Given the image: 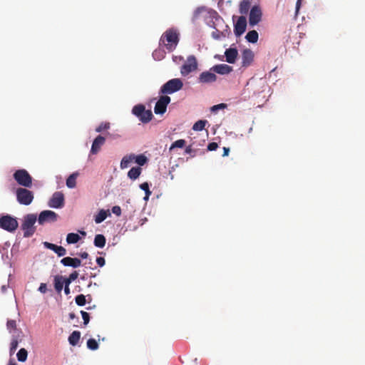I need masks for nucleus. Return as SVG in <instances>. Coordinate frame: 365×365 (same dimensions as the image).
<instances>
[{
  "label": "nucleus",
  "instance_id": "obj_23",
  "mask_svg": "<svg viewBox=\"0 0 365 365\" xmlns=\"http://www.w3.org/2000/svg\"><path fill=\"white\" fill-rule=\"evenodd\" d=\"M106 237L101 234L96 235L94 238V245L97 247H103L106 245Z\"/></svg>",
  "mask_w": 365,
  "mask_h": 365
},
{
  "label": "nucleus",
  "instance_id": "obj_38",
  "mask_svg": "<svg viewBox=\"0 0 365 365\" xmlns=\"http://www.w3.org/2000/svg\"><path fill=\"white\" fill-rule=\"evenodd\" d=\"M185 140L183 139H180L176 141H175L170 146V150H173L175 148H182L185 145Z\"/></svg>",
  "mask_w": 365,
  "mask_h": 365
},
{
  "label": "nucleus",
  "instance_id": "obj_27",
  "mask_svg": "<svg viewBox=\"0 0 365 365\" xmlns=\"http://www.w3.org/2000/svg\"><path fill=\"white\" fill-rule=\"evenodd\" d=\"M251 4L248 0L242 1L240 4V12L242 16L247 14L250 9Z\"/></svg>",
  "mask_w": 365,
  "mask_h": 365
},
{
  "label": "nucleus",
  "instance_id": "obj_2",
  "mask_svg": "<svg viewBox=\"0 0 365 365\" xmlns=\"http://www.w3.org/2000/svg\"><path fill=\"white\" fill-rule=\"evenodd\" d=\"M37 217L35 214H28L24 216L21 224V230L24 231V237H31L36 232L35 223Z\"/></svg>",
  "mask_w": 365,
  "mask_h": 365
},
{
  "label": "nucleus",
  "instance_id": "obj_24",
  "mask_svg": "<svg viewBox=\"0 0 365 365\" xmlns=\"http://www.w3.org/2000/svg\"><path fill=\"white\" fill-rule=\"evenodd\" d=\"M141 173V168L140 167H133L128 173V176L131 180L137 179Z\"/></svg>",
  "mask_w": 365,
  "mask_h": 365
},
{
  "label": "nucleus",
  "instance_id": "obj_37",
  "mask_svg": "<svg viewBox=\"0 0 365 365\" xmlns=\"http://www.w3.org/2000/svg\"><path fill=\"white\" fill-rule=\"evenodd\" d=\"M87 346L91 350H96L98 348V344L94 339H89L87 341Z\"/></svg>",
  "mask_w": 365,
  "mask_h": 365
},
{
  "label": "nucleus",
  "instance_id": "obj_19",
  "mask_svg": "<svg viewBox=\"0 0 365 365\" xmlns=\"http://www.w3.org/2000/svg\"><path fill=\"white\" fill-rule=\"evenodd\" d=\"M6 328L10 333L22 334V331L17 329L16 322L14 319H9L7 321Z\"/></svg>",
  "mask_w": 365,
  "mask_h": 365
},
{
  "label": "nucleus",
  "instance_id": "obj_43",
  "mask_svg": "<svg viewBox=\"0 0 365 365\" xmlns=\"http://www.w3.org/2000/svg\"><path fill=\"white\" fill-rule=\"evenodd\" d=\"M81 314L83 319V324L87 325L90 321L89 314L85 311H81Z\"/></svg>",
  "mask_w": 365,
  "mask_h": 365
},
{
  "label": "nucleus",
  "instance_id": "obj_11",
  "mask_svg": "<svg viewBox=\"0 0 365 365\" xmlns=\"http://www.w3.org/2000/svg\"><path fill=\"white\" fill-rule=\"evenodd\" d=\"M48 206L52 208H61L64 205V195L61 192H56L53 194L48 201Z\"/></svg>",
  "mask_w": 365,
  "mask_h": 365
},
{
  "label": "nucleus",
  "instance_id": "obj_45",
  "mask_svg": "<svg viewBox=\"0 0 365 365\" xmlns=\"http://www.w3.org/2000/svg\"><path fill=\"white\" fill-rule=\"evenodd\" d=\"M217 148H218V145L217 143H215V142L210 143L207 145V150L210 151L215 150H217Z\"/></svg>",
  "mask_w": 365,
  "mask_h": 365
},
{
  "label": "nucleus",
  "instance_id": "obj_22",
  "mask_svg": "<svg viewBox=\"0 0 365 365\" xmlns=\"http://www.w3.org/2000/svg\"><path fill=\"white\" fill-rule=\"evenodd\" d=\"M64 284L63 277L56 275L54 277V287L57 292H61Z\"/></svg>",
  "mask_w": 365,
  "mask_h": 365
},
{
  "label": "nucleus",
  "instance_id": "obj_5",
  "mask_svg": "<svg viewBox=\"0 0 365 365\" xmlns=\"http://www.w3.org/2000/svg\"><path fill=\"white\" fill-rule=\"evenodd\" d=\"M16 197L18 202L24 205H29L34 200V195L32 191L27 187H19L16 190Z\"/></svg>",
  "mask_w": 365,
  "mask_h": 365
},
{
  "label": "nucleus",
  "instance_id": "obj_49",
  "mask_svg": "<svg viewBox=\"0 0 365 365\" xmlns=\"http://www.w3.org/2000/svg\"><path fill=\"white\" fill-rule=\"evenodd\" d=\"M78 277V273L77 271H74L68 277V278L70 279V280H71L72 282L76 280Z\"/></svg>",
  "mask_w": 365,
  "mask_h": 365
},
{
  "label": "nucleus",
  "instance_id": "obj_32",
  "mask_svg": "<svg viewBox=\"0 0 365 365\" xmlns=\"http://www.w3.org/2000/svg\"><path fill=\"white\" fill-rule=\"evenodd\" d=\"M80 240V237L78 234L76 233H69L66 237V242L68 244H75L77 243Z\"/></svg>",
  "mask_w": 365,
  "mask_h": 365
},
{
  "label": "nucleus",
  "instance_id": "obj_35",
  "mask_svg": "<svg viewBox=\"0 0 365 365\" xmlns=\"http://www.w3.org/2000/svg\"><path fill=\"white\" fill-rule=\"evenodd\" d=\"M134 160L138 165L142 166L146 163L148 159L145 155H135Z\"/></svg>",
  "mask_w": 365,
  "mask_h": 365
},
{
  "label": "nucleus",
  "instance_id": "obj_29",
  "mask_svg": "<svg viewBox=\"0 0 365 365\" xmlns=\"http://www.w3.org/2000/svg\"><path fill=\"white\" fill-rule=\"evenodd\" d=\"M153 116V115L150 110H145L138 118L141 122L146 123L151 120Z\"/></svg>",
  "mask_w": 365,
  "mask_h": 365
},
{
  "label": "nucleus",
  "instance_id": "obj_15",
  "mask_svg": "<svg viewBox=\"0 0 365 365\" xmlns=\"http://www.w3.org/2000/svg\"><path fill=\"white\" fill-rule=\"evenodd\" d=\"M106 138L101 135H98L93 140L91 153L96 154L101 150V146L105 143Z\"/></svg>",
  "mask_w": 365,
  "mask_h": 365
},
{
  "label": "nucleus",
  "instance_id": "obj_28",
  "mask_svg": "<svg viewBox=\"0 0 365 365\" xmlns=\"http://www.w3.org/2000/svg\"><path fill=\"white\" fill-rule=\"evenodd\" d=\"M258 37V33L255 30H252L247 34L245 38L248 42L255 43L257 41Z\"/></svg>",
  "mask_w": 365,
  "mask_h": 365
},
{
  "label": "nucleus",
  "instance_id": "obj_18",
  "mask_svg": "<svg viewBox=\"0 0 365 365\" xmlns=\"http://www.w3.org/2000/svg\"><path fill=\"white\" fill-rule=\"evenodd\" d=\"M226 61L229 63H234L236 61L238 52L236 48H230L225 52Z\"/></svg>",
  "mask_w": 365,
  "mask_h": 365
},
{
  "label": "nucleus",
  "instance_id": "obj_53",
  "mask_svg": "<svg viewBox=\"0 0 365 365\" xmlns=\"http://www.w3.org/2000/svg\"><path fill=\"white\" fill-rule=\"evenodd\" d=\"M229 152H230V148H229L224 147V148H223V154H222V156H223V157L227 156V155H229Z\"/></svg>",
  "mask_w": 365,
  "mask_h": 365
},
{
  "label": "nucleus",
  "instance_id": "obj_51",
  "mask_svg": "<svg viewBox=\"0 0 365 365\" xmlns=\"http://www.w3.org/2000/svg\"><path fill=\"white\" fill-rule=\"evenodd\" d=\"M56 245H55V244H52V243H50V242H44V246H45L46 248H48V249H49V250H52V251H53V250H54V248H55Z\"/></svg>",
  "mask_w": 365,
  "mask_h": 365
},
{
  "label": "nucleus",
  "instance_id": "obj_50",
  "mask_svg": "<svg viewBox=\"0 0 365 365\" xmlns=\"http://www.w3.org/2000/svg\"><path fill=\"white\" fill-rule=\"evenodd\" d=\"M56 245H55V244H52V243H50V242H44V246H45L46 248H48V249H49V250H52V251H53V250H54V248H55Z\"/></svg>",
  "mask_w": 365,
  "mask_h": 365
},
{
  "label": "nucleus",
  "instance_id": "obj_46",
  "mask_svg": "<svg viewBox=\"0 0 365 365\" xmlns=\"http://www.w3.org/2000/svg\"><path fill=\"white\" fill-rule=\"evenodd\" d=\"M225 107H226V104H225V103H220V104L213 106L212 107V111H215V110H219L220 108H224Z\"/></svg>",
  "mask_w": 365,
  "mask_h": 365
},
{
  "label": "nucleus",
  "instance_id": "obj_3",
  "mask_svg": "<svg viewBox=\"0 0 365 365\" xmlns=\"http://www.w3.org/2000/svg\"><path fill=\"white\" fill-rule=\"evenodd\" d=\"M13 177L16 182L24 187H31L32 186V177L25 169L16 170Z\"/></svg>",
  "mask_w": 365,
  "mask_h": 365
},
{
  "label": "nucleus",
  "instance_id": "obj_59",
  "mask_svg": "<svg viewBox=\"0 0 365 365\" xmlns=\"http://www.w3.org/2000/svg\"><path fill=\"white\" fill-rule=\"evenodd\" d=\"M69 318H70V319H73L76 318V316L74 313L71 312L69 314Z\"/></svg>",
  "mask_w": 365,
  "mask_h": 365
},
{
  "label": "nucleus",
  "instance_id": "obj_14",
  "mask_svg": "<svg viewBox=\"0 0 365 365\" xmlns=\"http://www.w3.org/2000/svg\"><path fill=\"white\" fill-rule=\"evenodd\" d=\"M254 59V53L250 49H245L242 53V64L244 67L249 66Z\"/></svg>",
  "mask_w": 365,
  "mask_h": 365
},
{
  "label": "nucleus",
  "instance_id": "obj_36",
  "mask_svg": "<svg viewBox=\"0 0 365 365\" xmlns=\"http://www.w3.org/2000/svg\"><path fill=\"white\" fill-rule=\"evenodd\" d=\"M140 187L145 191V196L144 197V200H147L149 198L150 195H151L148 183L146 182H143L140 185Z\"/></svg>",
  "mask_w": 365,
  "mask_h": 365
},
{
  "label": "nucleus",
  "instance_id": "obj_12",
  "mask_svg": "<svg viewBox=\"0 0 365 365\" xmlns=\"http://www.w3.org/2000/svg\"><path fill=\"white\" fill-rule=\"evenodd\" d=\"M217 81V76L210 69L202 72L197 78V82L201 84L212 83Z\"/></svg>",
  "mask_w": 365,
  "mask_h": 365
},
{
  "label": "nucleus",
  "instance_id": "obj_16",
  "mask_svg": "<svg viewBox=\"0 0 365 365\" xmlns=\"http://www.w3.org/2000/svg\"><path fill=\"white\" fill-rule=\"evenodd\" d=\"M61 263L66 267H78L81 264V261L78 258H72L66 257L61 260Z\"/></svg>",
  "mask_w": 365,
  "mask_h": 365
},
{
  "label": "nucleus",
  "instance_id": "obj_26",
  "mask_svg": "<svg viewBox=\"0 0 365 365\" xmlns=\"http://www.w3.org/2000/svg\"><path fill=\"white\" fill-rule=\"evenodd\" d=\"M22 334H16V335H13V338H12V340L11 341V344H10V352L11 353H13L14 352L17 347H18V345H19V340H21V336Z\"/></svg>",
  "mask_w": 365,
  "mask_h": 365
},
{
  "label": "nucleus",
  "instance_id": "obj_55",
  "mask_svg": "<svg viewBox=\"0 0 365 365\" xmlns=\"http://www.w3.org/2000/svg\"><path fill=\"white\" fill-rule=\"evenodd\" d=\"M88 253L86 252H83L80 254V257L83 259H86L88 257Z\"/></svg>",
  "mask_w": 365,
  "mask_h": 365
},
{
  "label": "nucleus",
  "instance_id": "obj_48",
  "mask_svg": "<svg viewBox=\"0 0 365 365\" xmlns=\"http://www.w3.org/2000/svg\"><path fill=\"white\" fill-rule=\"evenodd\" d=\"M96 262L100 267H103L105 265L106 261L103 257H98L96 258Z\"/></svg>",
  "mask_w": 365,
  "mask_h": 365
},
{
  "label": "nucleus",
  "instance_id": "obj_7",
  "mask_svg": "<svg viewBox=\"0 0 365 365\" xmlns=\"http://www.w3.org/2000/svg\"><path fill=\"white\" fill-rule=\"evenodd\" d=\"M197 69V62L195 56L191 55L187 58L185 63L180 68V73L187 76L190 73Z\"/></svg>",
  "mask_w": 365,
  "mask_h": 365
},
{
  "label": "nucleus",
  "instance_id": "obj_52",
  "mask_svg": "<svg viewBox=\"0 0 365 365\" xmlns=\"http://www.w3.org/2000/svg\"><path fill=\"white\" fill-rule=\"evenodd\" d=\"M302 4V0H297L296 3V14H298Z\"/></svg>",
  "mask_w": 365,
  "mask_h": 365
},
{
  "label": "nucleus",
  "instance_id": "obj_30",
  "mask_svg": "<svg viewBox=\"0 0 365 365\" xmlns=\"http://www.w3.org/2000/svg\"><path fill=\"white\" fill-rule=\"evenodd\" d=\"M108 210L106 211L104 210H101L98 212V213L95 216L96 223L99 224V223L102 222L103 221H104L108 216Z\"/></svg>",
  "mask_w": 365,
  "mask_h": 365
},
{
  "label": "nucleus",
  "instance_id": "obj_42",
  "mask_svg": "<svg viewBox=\"0 0 365 365\" xmlns=\"http://www.w3.org/2000/svg\"><path fill=\"white\" fill-rule=\"evenodd\" d=\"M109 128H110L109 123H102L96 128V131L98 133H100L104 130L108 129Z\"/></svg>",
  "mask_w": 365,
  "mask_h": 365
},
{
  "label": "nucleus",
  "instance_id": "obj_54",
  "mask_svg": "<svg viewBox=\"0 0 365 365\" xmlns=\"http://www.w3.org/2000/svg\"><path fill=\"white\" fill-rule=\"evenodd\" d=\"M63 282H64V284L65 286H69V284L71 283V280H70V279L68 277V278H64L63 277Z\"/></svg>",
  "mask_w": 365,
  "mask_h": 365
},
{
  "label": "nucleus",
  "instance_id": "obj_25",
  "mask_svg": "<svg viewBox=\"0 0 365 365\" xmlns=\"http://www.w3.org/2000/svg\"><path fill=\"white\" fill-rule=\"evenodd\" d=\"M81 337V333L78 331H73L68 337V341L72 346H75L78 344Z\"/></svg>",
  "mask_w": 365,
  "mask_h": 365
},
{
  "label": "nucleus",
  "instance_id": "obj_60",
  "mask_svg": "<svg viewBox=\"0 0 365 365\" xmlns=\"http://www.w3.org/2000/svg\"><path fill=\"white\" fill-rule=\"evenodd\" d=\"M8 365H16V364L12 361H10L8 364Z\"/></svg>",
  "mask_w": 365,
  "mask_h": 365
},
{
  "label": "nucleus",
  "instance_id": "obj_20",
  "mask_svg": "<svg viewBox=\"0 0 365 365\" xmlns=\"http://www.w3.org/2000/svg\"><path fill=\"white\" fill-rule=\"evenodd\" d=\"M134 158H135L134 154H130V155L124 156L122 158L121 162H120V168L121 169L127 168L130 165V163L134 160Z\"/></svg>",
  "mask_w": 365,
  "mask_h": 365
},
{
  "label": "nucleus",
  "instance_id": "obj_40",
  "mask_svg": "<svg viewBox=\"0 0 365 365\" xmlns=\"http://www.w3.org/2000/svg\"><path fill=\"white\" fill-rule=\"evenodd\" d=\"M76 303L78 306H84L86 303V297L83 294H78L75 298Z\"/></svg>",
  "mask_w": 365,
  "mask_h": 365
},
{
  "label": "nucleus",
  "instance_id": "obj_1",
  "mask_svg": "<svg viewBox=\"0 0 365 365\" xmlns=\"http://www.w3.org/2000/svg\"><path fill=\"white\" fill-rule=\"evenodd\" d=\"M179 42V34L176 30L170 29L167 30L161 36L160 43H163L169 51H173Z\"/></svg>",
  "mask_w": 365,
  "mask_h": 365
},
{
  "label": "nucleus",
  "instance_id": "obj_17",
  "mask_svg": "<svg viewBox=\"0 0 365 365\" xmlns=\"http://www.w3.org/2000/svg\"><path fill=\"white\" fill-rule=\"evenodd\" d=\"M210 70L214 73L225 75L230 73L232 71V68L227 64H217L212 66Z\"/></svg>",
  "mask_w": 365,
  "mask_h": 365
},
{
  "label": "nucleus",
  "instance_id": "obj_13",
  "mask_svg": "<svg viewBox=\"0 0 365 365\" xmlns=\"http://www.w3.org/2000/svg\"><path fill=\"white\" fill-rule=\"evenodd\" d=\"M247 19L245 16H241L234 25V32L236 36H240L246 30Z\"/></svg>",
  "mask_w": 365,
  "mask_h": 365
},
{
  "label": "nucleus",
  "instance_id": "obj_9",
  "mask_svg": "<svg viewBox=\"0 0 365 365\" xmlns=\"http://www.w3.org/2000/svg\"><path fill=\"white\" fill-rule=\"evenodd\" d=\"M58 215L51 210H43L38 216V222L40 225H43L48 222H54L57 220Z\"/></svg>",
  "mask_w": 365,
  "mask_h": 365
},
{
  "label": "nucleus",
  "instance_id": "obj_47",
  "mask_svg": "<svg viewBox=\"0 0 365 365\" xmlns=\"http://www.w3.org/2000/svg\"><path fill=\"white\" fill-rule=\"evenodd\" d=\"M38 291L43 294L47 292V286L45 283H41L38 287Z\"/></svg>",
  "mask_w": 365,
  "mask_h": 365
},
{
  "label": "nucleus",
  "instance_id": "obj_31",
  "mask_svg": "<svg viewBox=\"0 0 365 365\" xmlns=\"http://www.w3.org/2000/svg\"><path fill=\"white\" fill-rule=\"evenodd\" d=\"M145 110V107L142 104H138L133 108L132 113L139 118Z\"/></svg>",
  "mask_w": 365,
  "mask_h": 365
},
{
  "label": "nucleus",
  "instance_id": "obj_58",
  "mask_svg": "<svg viewBox=\"0 0 365 365\" xmlns=\"http://www.w3.org/2000/svg\"><path fill=\"white\" fill-rule=\"evenodd\" d=\"M64 292L66 294H68L70 293L69 286H65Z\"/></svg>",
  "mask_w": 365,
  "mask_h": 365
},
{
  "label": "nucleus",
  "instance_id": "obj_21",
  "mask_svg": "<svg viewBox=\"0 0 365 365\" xmlns=\"http://www.w3.org/2000/svg\"><path fill=\"white\" fill-rule=\"evenodd\" d=\"M78 173L75 172L69 175L66 179V186L69 188H74L76 186V179L78 176Z\"/></svg>",
  "mask_w": 365,
  "mask_h": 365
},
{
  "label": "nucleus",
  "instance_id": "obj_56",
  "mask_svg": "<svg viewBox=\"0 0 365 365\" xmlns=\"http://www.w3.org/2000/svg\"><path fill=\"white\" fill-rule=\"evenodd\" d=\"M204 10V7H201V8H197L195 11V15L197 16L200 13H201L202 11Z\"/></svg>",
  "mask_w": 365,
  "mask_h": 365
},
{
  "label": "nucleus",
  "instance_id": "obj_44",
  "mask_svg": "<svg viewBox=\"0 0 365 365\" xmlns=\"http://www.w3.org/2000/svg\"><path fill=\"white\" fill-rule=\"evenodd\" d=\"M112 212L117 216H120L121 215V208L120 206L115 205L112 207Z\"/></svg>",
  "mask_w": 365,
  "mask_h": 365
},
{
  "label": "nucleus",
  "instance_id": "obj_34",
  "mask_svg": "<svg viewBox=\"0 0 365 365\" xmlns=\"http://www.w3.org/2000/svg\"><path fill=\"white\" fill-rule=\"evenodd\" d=\"M17 359L21 362H24L27 359L28 352L24 348H21L16 354Z\"/></svg>",
  "mask_w": 365,
  "mask_h": 365
},
{
  "label": "nucleus",
  "instance_id": "obj_6",
  "mask_svg": "<svg viewBox=\"0 0 365 365\" xmlns=\"http://www.w3.org/2000/svg\"><path fill=\"white\" fill-rule=\"evenodd\" d=\"M19 226L16 218L6 215L0 218V227L9 232H14Z\"/></svg>",
  "mask_w": 365,
  "mask_h": 365
},
{
  "label": "nucleus",
  "instance_id": "obj_10",
  "mask_svg": "<svg viewBox=\"0 0 365 365\" xmlns=\"http://www.w3.org/2000/svg\"><path fill=\"white\" fill-rule=\"evenodd\" d=\"M262 10L259 6H254L250 11L249 24L251 26L257 24L262 19Z\"/></svg>",
  "mask_w": 365,
  "mask_h": 365
},
{
  "label": "nucleus",
  "instance_id": "obj_8",
  "mask_svg": "<svg viewBox=\"0 0 365 365\" xmlns=\"http://www.w3.org/2000/svg\"><path fill=\"white\" fill-rule=\"evenodd\" d=\"M170 102V98L167 95H164L160 97L158 101L156 102L154 107V112L155 114L163 115L165 113L167 106Z\"/></svg>",
  "mask_w": 365,
  "mask_h": 365
},
{
  "label": "nucleus",
  "instance_id": "obj_41",
  "mask_svg": "<svg viewBox=\"0 0 365 365\" xmlns=\"http://www.w3.org/2000/svg\"><path fill=\"white\" fill-rule=\"evenodd\" d=\"M153 56L155 59L161 60L164 58L165 52L164 51H162L160 49L155 50L154 52L153 53Z\"/></svg>",
  "mask_w": 365,
  "mask_h": 365
},
{
  "label": "nucleus",
  "instance_id": "obj_39",
  "mask_svg": "<svg viewBox=\"0 0 365 365\" xmlns=\"http://www.w3.org/2000/svg\"><path fill=\"white\" fill-rule=\"evenodd\" d=\"M53 252L58 256V257H63L66 254V250L62 247L56 245Z\"/></svg>",
  "mask_w": 365,
  "mask_h": 365
},
{
  "label": "nucleus",
  "instance_id": "obj_57",
  "mask_svg": "<svg viewBox=\"0 0 365 365\" xmlns=\"http://www.w3.org/2000/svg\"><path fill=\"white\" fill-rule=\"evenodd\" d=\"M185 151L186 153L190 154L192 152V149L191 146H187V147H186Z\"/></svg>",
  "mask_w": 365,
  "mask_h": 365
},
{
  "label": "nucleus",
  "instance_id": "obj_4",
  "mask_svg": "<svg viewBox=\"0 0 365 365\" xmlns=\"http://www.w3.org/2000/svg\"><path fill=\"white\" fill-rule=\"evenodd\" d=\"M182 87L183 83L181 79L173 78L162 86L160 93L162 94H172L181 90Z\"/></svg>",
  "mask_w": 365,
  "mask_h": 365
},
{
  "label": "nucleus",
  "instance_id": "obj_33",
  "mask_svg": "<svg viewBox=\"0 0 365 365\" xmlns=\"http://www.w3.org/2000/svg\"><path fill=\"white\" fill-rule=\"evenodd\" d=\"M207 123V121L206 120H200L193 125L192 129L196 131H201L205 128Z\"/></svg>",
  "mask_w": 365,
  "mask_h": 365
}]
</instances>
